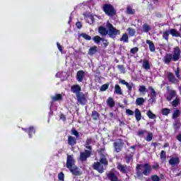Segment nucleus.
Returning <instances> with one entry per match:
<instances>
[{
	"mask_svg": "<svg viewBox=\"0 0 181 181\" xmlns=\"http://www.w3.org/2000/svg\"><path fill=\"white\" fill-rule=\"evenodd\" d=\"M180 59V48L179 47H175L173 49V54H166L163 59V62L165 63V64H170V62H177Z\"/></svg>",
	"mask_w": 181,
	"mask_h": 181,
	"instance_id": "f257e3e1",
	"label": "nucleus"
},
{
	"mask_svg": "<svg viewBox=\"0 0 181 181\" xmlns=\"http://www.w3.org/2000/svg\"><path fill=\"white\" fill-rule=\"evenodd\" d=\"M151 172L152 166L148 163L138 164L136 165V175L138 177H141L142 175H144V176H149Z\"/></svg>",
	"mask_w": 181,
	"mask_h": 181,
	"instance_id": "f03ea898",
	"label": "nucleus"
},
{
	"mask_svg": "<svg viewBox=\"0 0 181 181\" xmlns=\"http://www.w3.org/2000/svg\"><path fill=\"white\" fill-rule=\"evenodd\" d=\"M106 26L108 30V35L110 37H112V39L115 38L117 35H121V31L115 28L110 22H107Z\"/></svg>",
	"mask_w": 181,
	"mask_h": 181,
	"instance_id": "7ed1b4c3",
	"label": "nucleus"
},
{
	"mask_svg": "<svg viewBox=\"0 0 181 181\" xmlns=\"http://www.w3.org/2000/svg\"><path fill=\"white\" fill-rule=\"evenodd\" d=\"M103 11L108 16L115 15V9H114V7L111 4H105L103 6Z\"/></svg>",
	"mask_w": 181,
	"mask_h": 181,
	"instance_id": "20e7f679",
	"label": "nucleus"
},
{
	"mask_svg": "<svg viewBox=\"0 0 181 181\" xmlns=\"http://www.w3.org/2000/svg\"><path fill=\"white\" fill-rule=\"evenodd\" d=\"M74 166H76V159H74V156L67 154V157H66L67 169L73 168Z\"/></svg>",
	"mask_w": 181,
	"mask_h": 181,
	"instance_id": "39448f33",
	"label": "nucleus"
},
{
	"mask_svg": "<svg viewBox=\"0 0 181 181\" xmlns=\"http://www.w3.org/2000/svg\"><path fill=\"white\" fill-rule=\"evenodd\" d=\"M90 156H91V150H86L84 152L80 153L79 160L81 162H85Z\"/></svg>",
	"mask_w": 181,
	"mask_h": 181,
	"instance_id": "423d86ee",
	"label": "nucleus"
},
{
	"mask_svg": "<svg viewBox=\"0 0 181 181\" xmlns=\"http://www.w3.org/2000/svg\"><path fill=\"white\" fill-rule=\"evenodd\" d=\"M76 100L79 104H81V105H86V104H87V98H86V95L83 93L77 94Z\"/></svg>",
	"mask_w": 181,
	"mask_h": 181,
	"instance_id": "0eeeda50",
	"label": "nucleus"
},
{
	"mask_svg": "<svg viewBox=\"0 0 181 181\" xmlns=\"http://www.w3.org/2000/svg\"><path fill=\"white\" fill-rule=\"evenodd\" d=\"M119 83H121V84H122L123 86H126L129 94H131V93H132V88L135 86L132 82L128 83L124 79H120Z\"/></svg>",
	"mask_w": 181,
	"mask_h": 181,
	"instance_id": "6e6552de",
	"label": "nucleus"
},
{
	"mask_svg": "<svg viewBox=\"0 0 181 181\" xmlns=\"http://www.w3.org/2000/svg\"><path fill=\"white\" fill-rule=\"evenodd\" d=\"M68 169L70 170L72 175H74V176H81V175H83V173L81 172L80 168H78V167H77L76 165H74V167Z\"/></svg>",
	"mask_w": 181,
	"mask_h": 181,
	"instance_id": "1a4fd4ad",
	"label": "nucleus"
},
{
	"mask_svg": "<svg viewBox=\"0 0 181 181\" xmlns=\"http://www.w3.org/2000/svg\"><path fill=\"white\" fill-rule=\"evenodd\" d=\"M93 169H95V170H98L99 173H103L104 172V164H102L100 162L94 163Z\"/></svg>",
	"mask_w": 181,
	"mask_h": 181,
	"instance_id": "9d476101",
	"label": "nucleus"
},
{
	"mask_svg": "<svg viewBox=\"0 0 181 181\" xmlns=\"http://www.w3.org/2000/svg\"><path fill=\"white\" fill-rule=\"evenodd\" d=\"M167 77H168V81H170V83H173V84H177V83H179V80H177V78H176V77L172 72H168Z\"/></svg>",
	"mask_w": 181,
	"mask_h": 181,
	"instance_id": "9b49d317",
	"label": "nucleus"
},
{
	"mask_svg": "<svg viewBox=\"0 0 181 181\" xmlns=\"http://www.w3.org/2000/svg\"><path fill=\"white\" fill-rule=\"evenodd\" d=\"M86 76V72L84 71H78L76 74V80L81 83L83 80H84V77Z\"/></svg>",
	"mask_w": 181,
	"mask_h": 181,
	"instance_id": "f8f14e48",
	"label": "nucleus"
},
{
	"mask_svg": "<svg viewBox=\"0 0 181 181\" xmlns=\"http://www.w3.org/2000/svg\"><path fill=\"white\" fill-rule=\"evenodd\" d=\"M115 149L116 152H121V149H122V146H124V143L121 140L115 142Z\"/></svg>",
	"mask_w": 181,
	"mask_h": 181,
	"instance_id": "ddd939ff",
	"label": "nucleus"
},
{
	"mask_svg": "<svg viewBox=\"0 0 181 181\" xmlns=\"http://www.w3.org/2000/svg\"><path fill=\"white\" fill-rule=\"evenodd\" d=\"M71 93H74V94H80L81 92V87H80L78 85H74L71 87Z\"/></svg>",
	"mask_w": 181,
	"mask_h": 181,
	"instance_id": "4468645a",
	"label": "nucleus"
},
{
	"mask_svg": "<svg viewBox=\"0 0 181 181\" xmlns=\"http://www.w3.org/2000/svg\"><path fill=\"white\" fill-rule=\"evenodd\" d=\"M179 158L177 157H172L169 160V163L171 165V166H176V165H179Z\"/></svg>",
	"mask_w": 181,
	"mask_h": 181,
	"instance_id": "2eb2a0df",
	"label": "nucleus"
},
{
	"mask_svg": "<svg viewBox=\"0 0 181 181\" xmlns=\"http://www.w3.org/2000/svg\"><path fill=\"white\" fill-rule=\"evenodd\" d=\"M169 32H170V35H172L173 37H180V33H179V31H177V30L175 28H172L169 30Z\"/></svg>",
	"mask_w": 181,
	"mask_h": 181,
	"instance_id": "dca6fc26",
	"label": "nucleus"
},
{
	"mask_svg": "<svg viewBox=\"0 0 181 181\" xmlns=\"http://www.w3.org/2000/svg\"><path fill=\"white\" fill-rule=\"evenodd\" d=\"M117 169L119 170H120V172H122V173H127V172L128 171V167H127V165H122V164H118Z\"/></svg>",
	"mask_w": 181,
	"mask_h": 181,
	"instance_id": "f3484780",
	"label": "nucleus"
},
{
	"mask_svg": "<svg viewBox=\"0 0 181 181\" xmlns=\"http://www.w3.org/2000/svg\"><path fill=\"white\" fill-rule=\"evenodd\" d=\"M102 165H104L105 166H107L108 165V160H107V155L102 154L100 156V162Z\"/></svg>",
	"mask_w": 181,
	"mask_h": 181,
	"instance_id": "a211bd4d",
	"label": "nucleus"
},
{
	"mask_svg": "<svg viewBox=\"0 0 181 181\" xmlns=\"http://www.w3.org/2000/svg\"><path fill=\"white\" fill-rule=\"evenodd\" d=\"M68 144L71 146H74L77 144V140L74 136H69L68 137Z\"/></svg>",
	"mask_w": 181,
	"mask_h": 181,
	"instance_id": "6ab92c4d",
	"label": "nucleus"
},
{
	"mask_svg": "<svg viewBox=\"0 0 181 181\" xmlns=\"http://www.w3.org/2000/svg\"><path fill=\"white\" fill-rule=\"evenodd\" d=\"M142 67L144 70H151V64L149 63V61L146 59L143 60Z\"/></svg>",
	"mask_w": 181,
	"mask_h": 181,
	"instance_id": "aec40b11",
	"label": "nucleus"
},
{
	"mask_svg": "<svg viewBox=\"0 0 181 181\" xmlns=\"http://www.w3.org/2000/svg\"><path fill=\"white\" fill-rule=\"evenodd\" d=\"M98 32L101 36H107L108 35V30L104 27H99Z\"/></svg>",
	"mask_w": 181,
	"mask_h": 181,
	"instance_id": "412c9836",
	"label": "nucleus"
},
{
	"mask_svg": "<svg viewBox=\"0 0 181 181\" xmlns=\"http://www.w3.org/2000/svg\"><path fill=\"white\" fill-rule=\"evenodd\" d=\"M134 115L136 121H141L142 115L141 114V110H139V109H135Z\"/></svg>",
	"mask_w": 181,
	"mask_h": 181,
	"instance_id": "4be33fe9",
	"label": "nucleus"
},
{
	"mask_svg": "<svg viewBox=\"0 0 181 181\" xmlns=\"http://www.w3.org/2000/svg\"><path fill=\"white\" fill-rule=\"evenodd\" d=\"M63 100V96L62 94H55L54 95L52 96V101H62Z\"/></svg>",
	"mask_w": 181,
	"mask_h": 181,
	"instance_id": "5701e85b",
	"label": "nucleus"
},
{
	"mask_svg": "<svg viewBox=\"0 0 181 181\" xmlns=\"http://www.w3.org/2000/svg\"><path fill=\"white\" fill-rule=\"evenodd\" d=\"M146 44L148 45V46H149L150 52H155L156 48H155V45L153 44V42H152L149 40H147Z\"/></svg>",
	"mask_w": 181,
	"mask_h": 181,
	"instance_id": "b1692460",
	"label": "nucleus"
},
{
	"mask_svg": "<svg viewBox=\"0 0 181 181\" xmlns=\"http://www.w3.org/2000/svg\"><path fill=\"white\" fill-rule=\"evenodd\" d=\"M107 104L108 106L110 107V108H113V107H115V101H114V99L112 98H109L107 100Z\"/></svg>",
	"mask_w": 181,
	"mask_h": 181,
	"instance_id": "393cba45",
	"label": "nucleus"
},
{
	"mask_svg": "<svg viewBox=\"0 0 181 181\" xmlns=\"http://www.w3.org/2000/svg\"><path fill=\"white\" fill-rule=\"evenodd\" d=\"M115 93L119 95H122V89H121V86H119V85L117 84L115 86Z\"/></svg>",
	"mask_w": 181,
	"mask_h": 181,
	"instance_id": "a878e982",
	"label": "nucleus"
},
{
	"mask_svg": "<svg viewBox=\"0 0 181 181\" xmlns=\"http://www.w3.org/2000/svg\"><path fill=\"white\" fill-rule=\"evenodd\" d=\"M98 47L97 46L92 47L89 49L88 54L90 56H93V54H95L97 53Z\"/></svg>",
	"mask_w": 181,
	"mask_h": 181,
	"instance_id": "bb28decb",
	"label": "nucleus"
},
{
	"mask_svg": "<svg viewBox=\"0 0 181 181\" xmlns=\"http://www.w3.org/2000/svg\"><path fill=\"white\" fill-rule=\"evenodd\" d=\"M120 42H123L124 43H128L129 42V37H128V34L124 33L122 35V37L120 38Z\"/></svg>",
	"mask_w": 181,
	"mask_h": 181,
	"instance_id": "cd10ccee",
	"label": "nucleus"
},
{
	"mask_svg": "<svg viewBox=\"0 0 181 181\" xmlns=\"http://www.w3.org/2000/svg\"><path fill=\"white\" fill-rule=\"evenodd\" d=\"M174 73L175 75L176 76L177 78H178V80H181V76H180V68L177 67L176 69H174Z\"/></svg>",
	"mask_w": 181,
	"mask_h": 181,
	"instance_id": "c85d7f7f",
	"label": "nucleus"
},
{
	"mask_svg": "<svg viewBox=\"0 0 181 181\" xmlns=\"http://www.w3.org/2000/svg\"><path fill=\"white\" fill-rule=\"evenodd\" d=\"M93 42H95L96 45H100V42H104V39L98 35H96L93 37Z\"/></svg>",
	"mask_w": 181,
	"mask_h": 181,
	"instance_id": "c756f323",
	"label": "nucleus"
},
{
	"mask_svg": "<svg viewBox=\"0 0 181 181\" xmlns=\"http://www.w3.org/2000/svg\"><path fill=\"white\" fill-rule=\"evenodd\" d=\"M145 103V99L144 98H138L136 100V105H144V103Z\"/></svg>",
	"mask_w": 181,
	"mask_h": 181,
	"instance_id": "7c9ffc66",
	"label": "nucleus"
},
{
	"mask_svg": "<svg viewBox=\"0 0 181 181\" xmlns=\"http://www.w3.org/2000/svg\"><path fill=\"white\" fill-rule=\"evenodd\" d=\"M107 177L111 181H118V178L112 173H110L107 175Z\"/></svg>",
	"mask_w": 181,
	"mask_h": 181,
	"instance_id": "2f4dec72",
	"label": "nucleus"
},
{
	"mask_svg": "<svg viewBox=\"0 0 181 181\" xmlns=\"http://www.w3.org/2000/svg\"><path fill=\"white\" fill-rule=\"evenodd\" d=\"M142 30L145 33H148V32H149L151 30V27L148 24H144V25H143Z\"/></svg>",
	"mask_w": 181,
	"mask_h": 181,
	"instance_id": "473e14b6",
	"label": "nucleus"
},
{
	"mask_svg": "<svg viewBox=\"0 0 181 181\" xmlns=\"http://www.w3.org/2000/svg\"><path fill=\"white\" fill-rule=\"evenodd\" d=\"M169 35H170L169 30L164 31L163 33V39H165V40H169Z\"/></svg>",
	"mask_w": 181,
	"mask_h": 181,
	"instance_id": "72a5a7b5",
	"label": "nucleus"
},
{
	"mask_svg": "<svg viewBox=\"0 0 181 181\" xmlns=\"http://www.w3.org/2000/svg\"><path fill=\"white\" fill-rule=\"evenodd\" d=\"M146 115L150 119H155V118H156V115H155V114H153L151 110H148Z\"/></svg>",
	"mask_w": 181,
	"mask_h": 181,
	"instance_id": "f704fd0d",
	"label": "nucleus"
},
{
	"mask_svg": "<svg viewBox=\"0 0 181 181\" xmlns=\"http://www.w3.org/2000/svg\"><path fill=\"white\" fill-rule=\"evenodd\" d=\"M91 139H87L85 144L86 148L89 151H91V146H90V144H91Z\"/></svg>",
	"mask_w": 181,
	"mask_h": 181,
	"instance_id": "c9c22d12",
	"label": "nucleus"
},
{
	"mask_svg": "<svg viewBox=\"0 0 181 181\" xmlns=\"http://www.w3.org/2000/svg\"><path fill=\"white\" fill-rule=\"evenodd\" d=\"M160 158L161 160H163V162H165V160H166V152H165V151H161L160 154Z\"/></svg>",
	"mask_w": 181,
	"mask_h": 181,
	"instance_id": "e433bc0d",
	"label": "nucleus"
},
{
	"mask_svg": "<svg viewBox=\"0 0 181 181\" xmlns=\"http://www.w3.org/2000/svg\"><path fill=\"white\" fill-rule=\"evenodd\" d=\"M92 117L93 118V119L97 120L100 118V114H98L97 111H93L92 112Z\"/></svg>",
	"mask_w": 181,
	"mask_h": 181,
	"instance_id": "4c0bfd02",
	"label": "nucleus"
},
{
	"mask_svg": "<svg viewBox=\"0 0 181 181\" xmlns=\"http://www.w3.org/2000/svg\"><path fill=\"white\" fill-rule=\"evenodd\" d=\"M153 138V134L152 133L147 132V136L146 138V141H147V142H151Z\"/></svg>",
	"mask_w": 181,
	"mask_h": 181,
	"instance_id": "58836bf2",
	"label": "nucleus"
},
{
	"mask_svg": "<svg viewBox=\"0 0 181 181\" xmlns=\"http://www.w3.org/2000/svg\"><path fill=\"white\" fill-rule=\"evenodd\" d=\"M179 103H180V99H179V98H176L172 103L173 107H177V105H179Z\"/></svg>",
	"mask_w": 181,
	"mask_h": 181,
	"instance_id": "ea45409f",
	"label": "nucleus"
},
{
	"mask_svg": "<svg viewBox=\"0 0 181 181\" xmlns=\"http://www.w3.org/2000/svg\"><path fill=\"white\" fill-rule=\"evenodd\" d=\"M163 115H169L170 114V109L163 108L162 110Z\"/></svg>",
	"mask_w": 181,
	"mask_h": 181,
	"instance_id": "a19ab883",
	"label": "nucleus"
},
{
	"mask_svg": "<svg viewBox=\"0 0 181 181\" xmlns=\"http://www.w3.org/2000/svg\"><path fill=\"white\" fill-rule=\"evenodd\" d=\"M127 30L130 36H135V30L132 28H128Z\"/></svg>",
	"mask_w": 181,
	"mask_h": 181,
	"instance_id": "79ce46f5",
	"label": "nucleus"
},
{
	"mask_svg": "<svg viewBox=\"0 0 181 181\" xmlns=\"http://www.w3.org/2000/svg\"><path fill=\"white\" fill-rule=\"evenodd\" d=\"M81 37H83V39H86V40H91V36L86 34V33H82L81 34Z\"/></svg>",
	"mask_w": 181,
	"mask_h": 181,
	"instance_id": "37998d69",
	"label": "nucleus"
},
{
	"mask_svg": "<svg viewBox=\"0 0 181 181\" xmlns=\"http://www.w3.org/2000/svg\"><path fill=\"white\" fill-rule=\"evenodd\" d=\"M180 115V111L179 110H175L173 114V118H177Z\"/></svg>",
	"mask_w": 181,
	"mask_h": 181,
	"instance_id": "c03bdc74",
	"label": "nucleus"
},
{
	"mask_svg": "<svg viewBox=\"0 0 181 181\" xmlns=\"http://www.w3.org/2000/svg\"><path fill=\"white\" fill-rule=\"evenodd\" d=\"M127 12L129 15H134V13H135V10L132 9L131 7H127Z\"/></svg>",
	"mask_w": 181,
	"mask_h": 181,
	"instance_id": "a18cd8bd",
	"label": "nucleus"
},
{
	"mask_svg": "<svg viewBox=\"0 0 181 181\" xmlns=\"http://www.w3.org/2000/svg\"><path fill=\"white\" fill-rule=\"evenodd\" d=\"M71 134L72 135H74L76 138H78V136H80L78 132H77V130H76L75 129H71Z\"/></svg>",
	"mask_w": 181,
	"mask_h": 181,
	"instance_id": "49530a36",
	"label": "nucleus"
},
{
	"mask_svg": "<svg viewBox=\"0 0 181 181\" xmlns=\"http://www.w3.org/2000/svg\"><path fill=\"white\" fill-rule=\"evenodd\" d=\"M146 134H148V132L146 130H139L138 132L139 136H144Z\"/></svg>",
	"mask_w": 181,
	"mask_h": 181,
	"instance_id": "de8ad7c7",
	"label": "nucleus"
},
{
	"mask_svg": "<svg viewBox=\"0 0 181 181\" xmlns=\"http://www.w3.org/2000/svg\"><path fill=\"white\" fill-rule=\"evenodd\" d=\"M139 93H146V87L144 86H140L139 88Z\"/></svg>",
	"mask_w": 181,
	"mask_h": 181,
	"instance_id": "09e8293b",
	"label": "nucleus"
},
{
	"mask_svg": "<svg viewBox=\"0 0 181 181\" xmlns=\"http://www.w3.org/2000/svg\"><path fill=\"white\" fill-rule=\"evenodd\" d=\"M109 85L108 84H104L100 87V91H106V90H108Z\"/></svg>",
	"mask_w": 181,
	"mask_h": 181,
	"instance_id": "8fccbe9b",
	"label": "nucleus"
},
{
	"mask_svg": "<svg viewBox=\"0 0 181 181\" xmlns=\"http://www.w3.org/2000/svg\"><path fill=\"white\" fill-rule=\"evenodd\" d=\"M148 90H151V95H152L153 97H155V95H156V92L155 91V89H153V88L152 86H149V87H148Z\"/></svg>",
	"mask_w": 181,
	"mask_h": 181,
	"instance_id": "3c124183",
	"label": "nucleus"
},
{
	"mask_svg": "<svg viewBox=\"0 0 181 181\" xmlns=\"http://www.w3.org/2000/svg\"><path fill=\"white\" fill-rule=\"evenodd\" d=\"M58 178H59V180L64 181V173H60L58 175Z\"/></svg>",
	"mask_w": 181,
	"mask_h": 181,
	"instance_id": "603ef678",
	"label": "nucleus"
},
{
	"mask_svg": "<svg viewBox=\"0 0 181 181\" xmlns=\"http://www.w3.org/2000/svg\"><path fill=\"white\" fill-rule=\"evenodd\" d=\"M117 69H119L120 73H125V69L124 68V66L122 65H118Z\"/></svg>",
	"mask_w": 181,
	"mask_h": 181,
	"instance_id": "864d4df0",
	"label": "nucleus"
},
{
	"mask_svg": "<svg viewBox=\"0 0 181 181\" xmlns=\"http://www.w3.org/2000/svg\"><path fill=\"white\" fill-rule=\"evenodd\" d=\"M152 181H160V178H159L156 175L151 176Z\"/></svg>",
	"mask_w": 181,
	"mask_h": 181,
	"instance_id": "5fc2aeb1",
	"label": "nucleus"
},
{
	"mask_svg": "<svg viewBox=\"0 0 181 181\" xmlns=\"http://www.w3.org/2000/svg\"><path fill=\"white\" fill-rule=\"evenodd\" d=\"M138 47H135L130 50V53H132V54H135V53H138Z\"/></svg>",
	"mask_w": 181,
	"mask_h": 181,
	"instance_id": "6e6d98bb",
	"label": "nucleus"
},
{
	"mask_svg": "<svg viewBox=\"0 0 181 181\" xmlns=\"http://www.w3.org/2000/svg\"><path fill=\"white\" fill-rule=\"evenodd\" d=\"M57 48H58L59 51L61 53H63V47L60 45V43L57 42Z\"/></svg>",
	"mask_w": 181,
	"mask_h": 181,
	"instance_id": "4d7b16f0",
	"label": "nucleus"
},
{
	"mask_svg": "<svg viewBox=\"0 0 181 181\" xmlns=\"http://www.w3.org/2000/svg\"><path fill=\"white\" fill-rule=\"evenodd\" d=\"M126 114L127 115H134V111L129 110V109H127L126 110Z\"/></svg>",
	"mask_w": 181,
	"mask_h": 181,
	"instance_id": "13d9d810",
	"label": "nucleus"
},
{
	"mask_svg": "<svg viewBox=\"0 0 181 181\" xmlns=\"http://www.w3.org/2000/svg\"><path fill=\"white\" fill-rule=\"evenodd\" d=\"M170 97H171V98H173V97H176V91L170 90Z\"/></svg>",
	"mask_w": 181,
	"mask_h": 181,
	"instance_id": "bf43d9fd",
	"label": "nucleus"
},
{
	"mask_svg": "<svg viewBox=\"0 0 181 181\" xmlns=\"http://www.w3.org/2000/svg\"><path fill=\"white\" fill-rule=\"evenodd\" d=\"M76 28H78V29H81V28H82V25H81V22H77L76 23Z\"/></svg>",
	"mask_w": 181,
	"mask_h": 181,
	"instance_id": "052dcab7",
	"label": "nucleus"
},
{
	"mask_svg": "<svg viewBox=\"0 0 181 181\" xmlns=\"http://www.w3.org/2000/svg\"><path fill=\"white\" fill-rule=\"evenodd\" d=\"M60 119H62V121H66V116L63 114H61L59 116Z\"/></svg>",
	"mask_w": 181,
	"mask_h": 181,
	"instance_id": "680f3d73",
	"label": "nucleus"
},
{
	"mask_svg": "<svg viewBox=\"0 0 181 181\" xmlns=\"http://www.w3.org/2000/svg\"><path fill=\"white\" fill-rule=\"evenodd\" d=\"M131 160H132V156L127 157V158H126V162H127V163H129V162H131Z\"/></svg>",
	"mask_w": 181,
	"mask_h": 181,
	"instance_id": "e2e57ef3",
	"label": "nucleus"
},
{
	"mask_svg": "<svg viewBox=\"0 0 181 181\" xmlns=\"http://www.w3.org/2000/svg\"><path fill=\"white\" fill-rule=\"evenodd\" d=\"M159 168V164L156 163L153 165V169H158Z\"/></svg>",
	"mask_w": 181,
	"mask_h": 181,
	"instance_id": "0e129e2a",
	"label": "nucleus"
},
{
	"mask_svg": "<svg viewBox=\"0 0 181 181\" xmlns=\"http://www.w3.org/2000/svg\"><path fill=\"white\" fill-rule=\"evenodd\" d=\"M62 74H63V72H58V73L56 74V77H62Z\"/></svg>",
	"mask_w": 181,
	"mask_h": 181,
	"instance_id": "69168bd1",
	"label": "nucleus"
},
{
	"mask_svg": "<svg viewBox=\"0 0 181 181\" xmlns=\"http://www.w3.org/2000/svg\"><path fill=\"white\" fill-rule=\"evenodd\" d=\"M123 103L125 105H128V100L127 99H124Z\"/></svg>",
	"mask_w": 181,
	"mask_h": 181,
	"instance_id": "338daca9",
	"label": "nucleus"
},
{
	"mask_svg": "<svg viewBox=\"0 0 181 181\" xmlns=\"http://www.w3.org/2000/svg\"><path fill=\"white\" fill-rule=\"evenodd\" d=\"M168 146H169V144L165 143L163 146V148H168Z\"/></svg>",
	"mask_w": 181,
	"mask_h": 181,
	"instance_id": "774afa93",
	"label": "nucleus"
}]
</instances>
